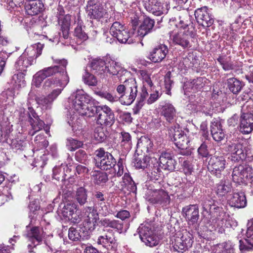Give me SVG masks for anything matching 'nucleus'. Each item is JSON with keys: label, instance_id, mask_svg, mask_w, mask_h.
Returning <instances> with one entry per match:
<instances>
[{"label": "nucleus", "instance_id": "1", "mask_svg": "<svg viewBox=\"0 0 253 253\" xmlns=\"http://www.w3.org/2000/svg\"><path fill=\"white\" fill-rule=\"evenodd\" d=\"M54 62L58 65L44 68L38 71L34 76V84L36 87H39L43 81L46 78L59 73L61 76L60 79L57 78H51L47 79L44 83L43 88L45 89L54 88L59 87L64 88L69 82V77L66 72L67 61L64 59L54 60Z\"/></svg>", "mask_w": 253, "mask_h": 253}, {"label": "nucleus", "instance_id": "2", "mask_svg": "<svg viewBox=\"0 0 253 253\" xmlns=\"http://www.w3.org/2000/svg\"><path fill=\"white\" fill-rule=\"evenodd\" d=\"M69 100L71 101V108L74 110V112L76 111L80 115L88 118L93 117V106H89L90 98L83 90H77L74 92L69 97Z\"/></svg>", "mask_w": 253, "mask_h": 253}, {"label": "nucleus", "instance_id": "3", "mask_svg": "<svg viewBox=\"0 0 253 253\" xmlns=\"http://www.w3.org/2000/svg\"><path fill=\"white\" fill-rule=\"evenodd\" d=\"M117 91L120 95L119 99L123 105H130L135 99L138 94V86L135 80L130 78L124 81L123 84L118 85Z\"/></svg>", "mask_w": 253, "mask_h": 253}, {"label": "nucleus", "instance_id": "4", "mask_svg": "<svg viewBox=\"0 0 253 253\" xmlns=\"http://www.w3.org/2000/svg\"><path fill=\"white\" fill-rule=\"evenodd\" d=\"M179 126L178 124L171 126L169 129V135L171 140L179 149V154L188 156L192 153L191 149L188 145L190 140Z\"/></svg>", "mask_w": 253, "mask_h": 253}, {"label": "nucleus", "instance_id": "5", "mask_svg": "<svg viewBox=\"0 0 253 253\" xmlns=\"http://www.w3.org/2000/svg\"><path fill=\"white\" fill-rule=\"evenodd\" d=\"M93 116L96 114V123L103 127H111L115 123L113 112L106 105L93 106Z\"/></svg>", "mask_w": 253, "mask_h": 253}, {"label": "nucleus", "instance_id": "6", "mask_svg": "<svg viewBox=\"0 0 253 253\" xmlns=\"http://www.w3.org/2000/svg\"><path fill=\"white\" fill-rule=\"evenodd\" d=\"M159 164L154 166L153 171L154 173L164 172L165 171L171 172L175 168V160L173 155L170 151H162L159 158Z\"/></svg>", "mask_w": 253, "mask_h": 253}, {"label": "nucleus", "instance_id": "7", "mask_svg": "<svg viewBox=\"0 0 253 253\" xmlns=\"http://www.w3.org/2000/svg\"><path fill=\"white\" fill-rule=\"evenodd\" d=\"M196 31H179L172 36L173 42L182 47L189 49L195 43Z\"/></svg>", "mask_w": 253, "mask_h": 253}, {"label": "nucleus", "instance_id": "8", "mask_svg": "<svg viewBox=\"0 0 253 253\" xmlns=\"http://www.w3.org/2000/svg\"><path fill=\"white\" fill-rule=\"evenodd\" d=\"M87 15L91 19L100 20L107 17V12L103 5L98 0H90L86 6Z\"/></svg>", "mask_w": 253, "mask_h": 253}, {"label": "nucleus", "instance_id": "9", "mask_svg": "<svg viewBox=\"0 0 253 253\" xmlns=\"http://www.w3.org/2000/svg\"><path fill=\"white\" fill-rule=\"evenodd\" d=\"M109 33L113 37L116 38L121 43H130L131 40H129L130 35L124 25L119 22H114L110 29Z\"/></svg>", "mask_w": 253, "mask_h": 253}, {"label": "nucleus", "instance_id": "10", "mask_svg": "<svg viewBox=\"0 0 253 253\" xmlns=\"http://www.w3.org/2000/svg\"><path fill=\"white\" fill-rule=\"evenodd\" d=\"M146 200L153 204L169 203L170 197L164 190H148L145 195Z\"/></svg>", "mask_w": 253, "mask_h": 253}, {"label": "nucleus", "instance_id": "11", "mask_svg": "<svg viewBox=\"0 0 253 253\" xmlns=\"http://www.w3.org/2000/svg\"><path fill=\"white\" fill-rule=\"evenodd\" d=\"M195 16L198 23L204 27H209L214 22L213 16L207 6L197 9L195 11Z\"/></svg>", "mask_w": 253, "mask_h": 253}, {"label": "nucleus", "instance_id": "12", "mask_svg": "<svg viewBox=\"0 0 253 253\" xmlns=\"http://www.w3.org/2000/svg\"><path fill=\"white\" fill-rule=\"evenodd\" d=\"M176 24V27L180 31H195L194 27L192 22V16L188 12L183 10L178 12Z\"/></svg>", "mask_w": 253, "mask_h": 253}, {"label": "nucleus", "instance_id": "13", "mask_svg": "<svg viewBox=\"0 0 253 253\" xmlns=\"http://www.w3.org/2000/svg\"><path fill=\"white\" fill-rule=\"evenodd\" d=\"M97 243L102 246L108 251L115 252L117 247V244L114 234L111 232H108L98 237Z\"/></svg>", "mask_w": 253, "mask_h": 253}, {"label": "nucleus", "instance_id": "14", "mask_svg": "<svg viewBox=\"0 0 253 253\" xmlns=\"http://www.w3.org/2000/svg\"><path fill=\"white\" fill-rule=\"evenodd\" d=\"M26 236L29 238L30 241L32 242L31 244L28 246L30 252L33 251L30 250L33 247H36L41 242H42L43 237V231L42 229L37 226L32 227L30 231H28Z\"/></svg>", "mask_w": 253, "mask_h": 253}, {"label": "nucleus", "instance_id": "15", "mask_svg": "<svg viewBox=\"0 0 253 253\" xmlns=\"http://www.w3.org/2000/svg\"><path fill=\"white\" fill-rule=\"evenodd\" d=\"M242 144L237 143H232L229 145L227 150L231 153V160L233 162H239L245 159L246 154L244 153L243 149Z\"/></svg>", "mask_w": 253, "mask_h": 253}, {"label": "nucleus", "instance_id": "16", "mask_svg": "<svg viewBox=\"0 0 253 253\" xmlns=\"http://www.w3.org/2000/svg\"><path fill=\"white\" fill-rule=\"evenodd\" d=\"M168 53L167 46L161 44L150 52L149 58L154 63H160L165 58Z\"/></svg>", "mask_w": 253, "mask_h": 253}, {"label": "nucleus", "instance_id": "17", "mask_svg": "<svg viewBox=\"0 0 253 253\" xmlns=\"http://www.w3.org/2000/svg\"><path fill=\"white\" fill-rule=\"evenodd\" d=\"M183 216L192 224L196 223L199 218L198 207L195 205H190L182 209Z\"/></svg>", "mask_w": 253, "mask_h": 253}, {"label": "nucleus", "instance_id": "18", "mask_svg": "<svg viewBox=\"0 0 253 253\" xmlns=\"http://www.w3.org/2000/svg\"><path fill=\"white\" fill-rule=\"evenodd\" d=\"M253 130V114L243 113L240 118V131L242 133H249Z\"/></svg>", "mask_w": 253, "mask_h": 253}, {"label": "nucleus", "instance_id": "19", "mask_svg": "<svg viewBox=\"0 0 253 253\" xmlns=\"http://www.w3.org/2000/svg\"><path fill=\"white\" fill-rule=\"evenodd\" d=\"M89 67L94 74L101 79H105V60L101 58L93 59L90 61Z\"/></svg>", "mask_w": 253, "mask_h": 253}, {"label": "nucleus", "instance_id": "20", "mask_svg": "<svg viewBox=\"0 0 253 253\" xmlns=\"http://www.w3.org/2000/svg\"><path fill=\"white\" fill-rule=\"evenodd\" d=\"M211 132L213 139L216 141H221L225 137L222 126L220 121L215 119L211 123Z\"/></svg>", "mask_w": 253, "mask_h": 253}, {"label": "nucleus", "instance_id": "21", "mask_svg": "<svg viewBox=\"0 0 253 253\" xmlns=\"http://www.w3.org/2000/svg\"><path fill=\"white\" fill-rule=\"evenodd\" d=\"M32 116L29 120L32 129L29 131L30 135L33 136L37 132L44 128L45 124L43 121L39 118L35 110H31Z\"/></svg>", "mask_w": 253, "mask_h": 253}, {"label": "nucleus", "instance_id": "22", "mask_svg": "<svg viewBox=\"0 0 253 253\" xmlns=\"http://www.w3.org/2000/svg\"><path fill=\"white\" fill-rule=\"evenodd\" d=\"M206 81V78L199 77L191 82H187L184 85V91L192 93L198 91L204 86Z\"/></svg>", "mask_w": 253, "mask_h": 253}, {"label": "nucleus", "instance_id": "23", "mask_svg": "<svg viewBox=\"0 0 253 253\" xmlns=\"http://www.w3.org/2000/svg\"><path fill=\"white\" fill-rule=\"evenodd\" d=\"M154 20L149 17L145 18L138 29L136 36L143 37L151 32L154 26Z\"/></svg>", "mask_w": 253, "mask_h": 253}, {"label": "nucleus", "instance_id": "24", "mask_svg": "<svg viewBox=\"0 0 253 253\" xmlns=\"http://www.w3.org/2000/svg\"><path fill=\"white\" fill-rule=\"evenodd\" d=\"M217 61L222 66L224 71L234 70L235 72L240 73L241 69L240 67L231 61L229 57H226L225 56H220L217 59Z\"/></svg>", "mask_w": 253, "mask_h": 253}, {"label": "nucleus", "instance_id": "25", "mask_svg": "<svg viewBox=\"0 0 253 253\" xmlns=\"http://www.w3.org/2000/svg\"><path fill=\"white\" fill-rule=\"evenodd\" d=\"M43 46V45L40 42L31 45L26 48L23 53L35 63L36 58L42 54Z\"/></svg>", "mask_w": 253, "mask_h": 253}, {"label": "nucleus", "instance_id": "26", "mask_svg": "<svg viewBox=\"0 0 253 253\" xmlns=\"http://www.w3.org/2000/svg\"><path fill=\"white\" fill-rule=\"evenodd\" d=\"M71 17L69 15L58 17V23L61 25V32L59 33L60 40L62 38L67 39L69 37V31L70 26Z\"/></svg>", "mask_w": 253, "mask_h": 253}, {"label": "nucleus", "instance_id": "27", "mask_svg": "<svg viewBox=\"0 0 253 253\" xmlns=\"http://www.w3.org/2000/svg\"><path fill=\"white\" fill-rule=\"evenodd\" d=\"M230 204L232 207L237 208H244L247 204L246 196L243 192L234 193L229 199Z\"/></svg>", "mask_w": 253, "mask_h": 253}, {"label": "nucleus", "instance_id": "28", "mask_svg": "<svg viewBox=\"0 0 253 253\" xmlns=\"http://www.w3.org/2000/svg\"><path fill=\"white\" fill-rule=\"evenodd\" d=\"M225 160L222 157L213 156L209 162V169L212 171H215L216 173L220 172L224 169Z\"/></svg>", "mask_w": 253, "mask_h": 253}, {"label": "nucleus", "instance_id": "29", "mask_svg": "<svg viewBox=\"0 0 253 253\" xmlns=\"http://www.w3.org/2000/svg\"><path fill=\"white\" fill-rule=\"evenodd\" d=\"M226 84L228 89L234 94H238L244 86L243 82L234 77L228 79Z\"/></svg>", "mask_w": 253, "mask_h": 253}, {"label": "nucleus", "instance_id": "30", "mask_svg": "<svg viewBox=\"0 0 253 253\" xmlns=\"http://www.w3.org/2000/svg\"><path fill=\"white\" fill-rule=\"evenodd\" d=\"M150 160L153 162L152 158L148 156H145L142 158L138 154H135L133 159V163L136 169L144 170L150 166Z\"/></svg>", "mask_w": 253, "mask_h": 253}, {"label": "nucleus", "instance_id": "31", "mask_svg": "<svg viewBox=\"0 0 253 253\" xmlns=\"http://www.w3.org/2000/svg\"><path fill=\"white\" fill-rule=\"evenodd\" d=\"M116 164L115 159L111 154H107L106 157L96 162V166L101 170L110 169L114 167Z\"/></svg>", "mask_w": 253, "mask_h": 253}, {"label": "nucleus", "instance_id": "32", "mask_svg": "<svg viewBox=\"0 0 253 253\" xmlns=\"http://www.w3.org/2000/svg\"><path fill=\"white\" fill-rule=\"evenodd\" d=\"M148 96L146 88L143 85L141 89L137 102L132 110L134 114H137L145 104L146 98Z\"/></svg>", "mask_w": 253, "mask_h": 253}, {"label": "nucleus", "instance_id": "33", "mask_svg": "<svg viewBox=\"0 0 253 253\" xmlns=\"http://www.w3.org/2000/svg\"><path fill=\"white\" fill-rule=\"evenodd\" d=\"M99 223L105 227H110L121 232L123 229V223L118 220L111 219L108 218H102Z\"/></svg>", "mask_w": 253, "mask_h": 253}, {"label": "nucleus", "instance_id": "34", "mask_svg": "<svg viewBox=\"0 0 253 253\" xmlns=\"http://www.w3.org/2000/svg\"><path fill=\"white\" fill-rule=\"evenodd\" d=\"M161 113L168 122L172 123L175 116L176 111L172 104L167 103L162 106Z\"/></svg>", "mask_w": 253, "mask_h": 253}, {"label": "nucleus", "instance_id": "35", "mask_svg": "<svg viewBox=\"0 0 253 253\" xmlns=\"http://www.w3.org/2000/svg\"><path fill=\"white\" fill-rule=\"evenodd\" d=\"M35 63L33 60L28 58L23 53L18 59L15 63L16 69L20 71H26V69Z\"/></svg>", "mask_w": 253, "mask_h": 253}, {"label": "nucleus", "instance_id": "36", "mask_svg": "<svg viewBox=\"0 0 253 253\" xmlns=\"http://www.w3.org/2000/svg\"><path fill=\"white\" fill-rule=\"evenodd\" d=\"M119 63L109 58H107L105 60V77L108 74L115 76L117 74L118 71L120 69Z\"/></svg>", "mask_w": 253, "mask_h": 253}, {"label": "nucleus", "instance_id": "37", "mask_svg": "<svg viewBox=\"0 0 253 253\" xmlns=\"http://www.w3.org/2000/svg\"><path fill=\"white\" fill-rule=\"evenodd\" d=\"M79 230H77L73 227H71L69 229L68 237L70 240L73 241L80 240H87V236L84 235V233H83L82 230L80 227Z\"/></svg>", "mask_w": 253, "mask_h": 253}, {"label": "nucleus", "instance_id": "38", "mask_svg": "<svg viewBox=\"0 0 253 253\" xmlns=\"http://www.w3.org/2000/svg\"><path fill=\"white\" fill-rule=\"evenodd\" d=\"M43 5L39 0L34 1L26 6V12L30 15H37L42 10Z\"/></svg>", "mask_w": 253, "mask_h": 253}, {"label": "nucleus", "instance_id": "39", "mask_svg": "<svg viewBox=\"0 0 253 253\" xmlns=\"http://www.w3.org/2000/svg\"><path fill=\"white\" fill-rule=\"evenodd\" d=\"M120 144L127 151L129 150L132 146L131 136L129 133L122 131L120 133Z\"/></svg>", "mask_w": 253, "mask_h": 253}, {"label": "nucleus", "instance_id": "40", "mask_svg": "<svg viewBox=\"0 0 253 253\" xmlns=\"http://www.w3.org/2000/svg\"><path fill=\"white\" fill-rule=\"evenodd\" d=\"M77 207L76 204L70 201V200L65 202L62 210L63 216L66 218H70L71 214L74 212V211H76Z\"/></svg>", "mask_w": 253, "mask_h": 253}, {"label": "nucleus", "instance_id": "41", "mask_svg": "<svg viewBox=\"0 0 253 253\" xmlns=\"http://www.w3.org/2000/svg\"><path fill=\"white\" fill-rule=\"evenodd\" d=\"M96 225L97 223L84 220L80 227L82 229L83 233H84V236H87L88 239L91 233L95 229Z\"/></svg>", "mask_w": 253, "mask_h": 253}, {"label": "nucleus", "instance_id": "42", "mask_svg": "<svg viewBox=\"0 0 253 253\" xmlns=\"http://www.w3.org/2000/svg\"><path fill=\"white\" fill-rule=\"evenodd\" d=\"M84 220L97 223L99 220V215L97 211L90 207L85 208Z\"/></svg>", "mask_w": 253, "mask_h": 253}, {"label": "nucleus", "instance_id": "43", "mask_svg": "<svg viewBox=\"0 0 253 253\" xmlns=\"http://www.w3.org/2000/svg\"><path fill=\"white\" fill-rule=\"evenodd\" d=\"M139 237L142 241L154 234L153 231L149 226L141 224L137 229Z\"/></svg>", "mask_w": 253, "mask_h": 253}, {"label": "nucleus", "instance_id": "44", "mask_svg": "<svg viewBox=\"0 0 253 253\" xmlns=\"http://www.w3.org/2000/svg\"><path fill=\"white\" fill-rule=\"evenodd\" d=\"M232 186L229 182H226L225 180H221L217 186V193L220 196H224L225 194L231 192Z\"/></svg>", "mask_w": 253, "mask_h": 253}, {"label": "nucleus", "instance_id": "45", "mask_svg": "<svg viewBox=\"0 0 253 253\" xmlns=\"http://www.w3.org/2000/svg\"><path fill=\"white\" fill-rule=\"evenodd\" d=\"M185 245V244L184 242H183V240L181 237H176L174 239V241H172V247L174 250L178 252L183 253L184 251L190 248L189 246H186Z\"/></svg>", "mask_w": 253, "mask_h": 253}, {"label": "nucleus", "instance_id": "46", "mask_svg": "<svg viewBox=\"0 0 253 253\" xmlns=\"http://www.w3.org/2000/svg\"><path fill=\"white\" fill-rule=\"evenodd\" d=\"M169 8V5L167 3H161L155 8H151L150 11L156 16H161L167 14Z\"/></svg>", "mask_w": 253, "mask_h": 253}, {"label": "nucleus", "instance_id": "47", "mask_svg": "<svg viewBox=\"0 0 253 253\" xmlns=\"http://www.w3.org/2000/svg\"><path fill=\"white\" fill-rule=\"evenodd\" d=\"M37 103L40 105L42 109H50L51 108L52 102L47 95L37 97L36 99Z\"/></svg>", "mask_w": 253, "mask_h": 253}, {"label": "nucleus", "instance_id": "48", "mask_svg": "<svg viewBox=\"0 0 253 253\" xmlns=\"http://www.w3.org/2000/svg\"><path fill=\"white\" fill-rule=\"evenodd\" d=\"M83 80L84 84L89 86H95L97 84L96 77L86 70H85L84 73L83 75Z\"/></svg>", "mask_w": 253, "mask_h": 253}, {"label": "nucleus", "instance_id": "49", "mask_svg": "<svg viewBox=\"0 0 253 253\" xmlns=\"http://www.w3.org/2000/svg\"><path fill=\"white\" fill-rule=\"evenodd\" d=\"M84 28V27L78 25L74 30V36L82 42L85 41L89 38L88 36L83 29Z\"/></svg>", "mask_w": 253, "mask_h": 253}, {"label": "nucleus", "instance_id": "50", "mask_svg": "<svg viewBox=\"0 0 253 253\" xmlns=\"http://www.w3.org/2000/svg\"><path fill=\"white\" fill-rule=\"evenodd\" d=\"M94 197L97 199L96 202L99 206V208H101L99 210L101 211V210L103 211V214L106 215L108 211L107 207L104 202V195L101 192L98 191L95 194Z\"/></svg>", "mask_w": 253, "mask_h": 253}, {"label": "nucleus", "instance_id": "51", "mask_svg": "<svg viewBox=\"0 0 253 253\" xmlns=\"http://www.w3.org/2000/svg\"><path fill=\"white\" fill-rule=\"evenodd\" d=\"M83 145L82 141H79L73 138H69L67 139L66 146L70 151H75L80 148Z\"/></svg>", "mask_w": 253, "mask_h": 253}, {"label": "nucleus", "instance_id": "52", "mask_svg": "<svg viewBox=\"0 0 253 253\" xmlns=\"http://www.w3.org/2000/svg\"><path fill=\"white\" fill-rule=\"evenodd\" d=\"M76 199L81 205H83L86 203L87 194L84 188L81 187L77 189L76 192Z\"/></svg>", "mask_w": 253, "mask_h": 253}, {"label": "nucleus", "instance_id": "53", "mask_svg": "<svg viewBox=\"0 0 253 253\" xmlns=\"http://www.w3.org/2000/svg\"><path fill=\"white\" fill-rule=\"evenodd\" d=\"M253 169L248 165H239L235 167L233 170V174H252Z\"/></svg>", "mask_w": 253, "mask_h": 253}, {"label": "nucleus", "instance_id": "54", "mask_svg": "<svg viewBox=\"0 0 253 253\" xmlns=\"http://www.w3.org/2000/svg\"><path fill=\"white\" fill-rule=\"evenodd\" d=\"M203 210L207 212L215 211L219 207L214 205V201L211 199L205 200L203 203Z\"/></svg>", "mask_w": 253, "mask_h": 253}, {"label": "nucleus", "instance_id": "55", "mask_svg": "<svg viewBox=\"0 0 253 253\" xmlns=\"http://www.w3.org/2000/svg\"><path fill=\"white\" fill-rule=\"evenodd\" d=\"M94 137L95 140L99 142H102L106 140L107 135L104 131L103 126H100L95 129Z\"/></svg>", "mask_w": 253, "mask_h": 253}, {"label": "nucleus", "instance_id": "56", "mask_svg": "<svg viewBox=\"0 0 253 253\" xmlns=\"http://www.w3.org/2000/svg\"><path fill=\"white\" fill-rule=\"evenodd\" d=\"M95 93L99 96L104 98L111 102L117 101L119 98L116 95L113 96L112 94L107 91H96L95 92Z\"/></svg>", "mask_w": 253, "mask_h": 253}, {"label": "nucleus", "instance_id": "57", "mask_svg": "<svg viewBox=\"0 0 253 253\" xmlns=\"http://www.w3.org/2000/svg\"><path fill=\"white\" fill-rule=\"evenodd\" d=\"M180 237L184 242L185 246H189L190 248L192 247L193 243V236L189 232L186 230L183 231Z\"/></svg>", "mask_w": 253, "mask_h": 253}, {"label": "nucleus", "instance_id": "58", "mask_svg": "<svg viewBox=\"0 0 253 253\" xmlns=\"http://www.w3.org/2000/svg\"><path fill=\"white\" fill-rule=\"evenodd\" d=\"M28 110L26 111L24 108H20L19 112V119L21 121L26 120L27 119L28 121L32 116L31 110H34L33 108L29 107Z\"/></svg>", "mask_w": 253, "mask_h": 253}, {"label": "nucleus", "instance_id": "59", "mask_svg": "<svg viewBox=\"0 0 253 253\" xmlns=\"http://www.w3.org/2000/svg\"><path fill=\"white\" fill-rule=\"evenodd\" d=\"M75 159L79 162L86 164L88 162V156L85 151L79 150L75 154Z\"/></svg>", "mask_w": 253, "mask_h": 253}, {"label": "nucleus", "instance_id": "60", "mask_svg": "<svg viewBox=\"0 0 253 253\" xmlns=\"http://www.w3.org/2000/svg\"><path fill=\"white\" fill-rule=\"evenodd\" d=\"M74 189L72 187L69 186V187L65 186V188L62 187V198L64 199L69 200L68 199H71L74 197Z\"/></svg>", "mask_w": 253, "mask_h": 253}, {"label": "nucleus", "instance_id": "61", "mask_svg": "<svg viewBox=\"0 0 253 253\" xmlns=\"http://www.w3.org/2000/svg\"><path fill=\"white\" fill-rule=\"evenodd\" d=\"M146 245L152 247L158 244L159 240L158 237L154 234H152L150 237L147 238V239L143 240Z\"/></svg>", "mask_w": 253, "mask_h": 253}, {"label": "nucleus", "instance_id": "62", "mask_svg": "<svg viewBox=\"0 0 253 253\" xmlns=\"http://www.w3.org/2000/svg\"><path fill=\"white\" fill-rule=\"evenodd\" d=\"M171 72L169 71L167 73L165 76V88L167 89V93L169 94L170 93V91L171 89V87L172 84H173V81L171 80Z\"/></svg>", "mask_w": 253, "mask_h": 253}, {"label": "nucleus", "instance_id": "63", "mask_svg": "<svg viewBox=\"0 0 253 253\" xmlns=\"http://www.w3.org/2000/svg\"><path fill=\"white\" fill-rule=\"evenodd\" d=\"M94 182L98 185L105 183L108 180L107 175H94Z\"/></svg>", "mask_w": 253, "mask_h": 253}, {"label": "nucleus", "instance_id": "64", "mask_svg": "<svg viewBox=\"0 0 253 253\" xmlns=\"http://www.w3.org/2000/svg\"><path fill=\"white\" fill-rule=\"evenodd\" d=\"M198 152L199 155L202 157H207L209 156V153L205 142H203L201 144V146L198 149Z\"/></svg>", "mask_w": 253, "mask_h": 253}]
</instances>
